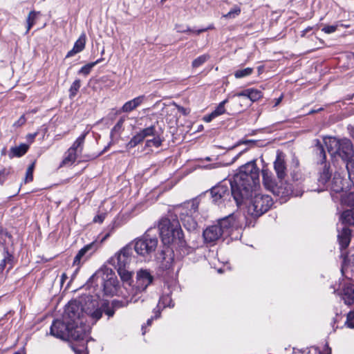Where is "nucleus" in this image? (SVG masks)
I'll return each mask as SVG.
<instances>
[{
    "label": "nucleus",
    "mask_w": 354,
    "mask_h": 354,
    "mask_svg": "<svg viewBox=\"0 0 354 354\" xmlns=\"http://www.w3.org/2000/svg\"><path fill=\"white\" fill-rule=\"evenodd\" d=\"M100 59H97V61H95L94 62H91V63L84 65V66H82L80 68V70L79 71V73L83 74L84 75H88L90 73L91 69L93 68V67L95 66L98 63H100Z\"/></svg>",
    "instance_id": "35"
},
{
    "label": "nucleus",
    "mask_w": 354,
    "mask_h": 354,
    "mask_svg": "<svg viewBox=\"0 0 354 354\" xmlns=\"http://www.w3.org/2000/svg\"><path fill=\"white\" fill-rule=\"evenodd\" d=\"M157 232L155 227L149 228L141 238L136 241L134 249L138 254L146 258L151 257L158 246Z\"/></svg>",
    "instance_id": "10"
},
{
    "label": "nucleus",
    "mask_w": 354,
    "mask_h": 354,
    "mask_svg": "<svg viewBox=\"0 0 354 354\" xmlns=\"http://www.w3.org/2000/svg\"><path fill=\"white\" fill-rule=\"evenodd\" d=\"M206 160L209 161V160H210V158L207 157V158H206Z\"/></svg>",
    "instance_id": "61"
},
{
    "label": "nucleus",
    "mask_w": 354,
    "mask_h": 354,
    "mask_svg": "<svg viewBox=\"0 0 354 354\" xmlns=\"http://www.w3.org/2000/svg\"><path fill=\"white\" fill-rule=\"evenodd\" d=\"M14 354H24V352L23 351H17V352L15 353Z\"/></svg>",
    "instance_id": "59"
},
{
    "label": "nucleus",
    "mask_w": 354,
    "mask_h": 354,
    "mask_svg": "<svg viewBox=\"0 0 354 354\" xmlns=\"http://www.w3.org/2000/svg\"><path fill=\"white\" fill-rule=\"evenodd\" d=\"M237 226L234 214H230L207 227L203 234L204 240L207 243H214L221 237L230 236Z\"/></svg>",
    "instance_id": "5"
},
{
    "label": "nucleus",
    "mask_w": 354,
    "mask_h": 354,
    "mask_svg": "<svg viewBox=\"0 0 354 354\" xmlns=\"http://www.w3.org/2000/svg\"><path fill=\"white\" fill-rule=\"evenodd\" d=\"M112 305L114 308H118L120 306L119 305V301H113L112 302Z\"/></svg>",
    "instance_id": "53"
},
{
    "label": "nucleus",
    "mask_w": 354,
    "mask_h": 354,
    "mask_svg": "<svg viewBox=\"0 0 354 354\" xmlns=\"http://www.w3.org/2000/svg\"><path fill=\"white\" fill-rule=\"evenodd\" d=\"M215 118L216 117L214 115H213V113L212 112L209 115L204 117V121L209 122Z\"/></svg>",
    "instance_id": "50"
},
{
    "label": "nucleus",
    "mask_w": 354,
    "mask_h": 354,
    "mask_svg": "<svg viewBox=\"0 0 354 354\" xmlns=\"http://www.w3.org/2000/svg\"><path fill=\"white\" fill-rule=\"evenodd\" d=\"M348 129L349 131L351 136L354 139V125L353 126L349 125L348 127Z\"/></svg>",
    "instance_id": "52"
},
{
    "label": "nucleus",
    "mask_w": 354,
    "mask_h": 354,
    "mask_svg": "<svg viewBox=\"0 0 354 354\" xmlns=\"http://www.w3.org/2000/svg\"><path fill=\"white\" fill-rule=\"evenodd\" d=\"M159 303L161 304L164 308H165L166 306H169V307L174 306V304H171V299L168 295L162 296V297H160Z\"/></svg>",
    "instance_id": "42"
},
{
    "label": "nucleus",
    "mask_w": 354,
    "mask_h": 354,
    "mask_svg": "<svg viewBox=\"0 0 354 354\" xmlns=\"http://www.w3.org/2000/svg\"><path fill=\"white\" fill-rule=\"evenodd\" d=\"M100 274H101V272H96V273L93 276V277H99V275H100Z\"/></svg>",
    "instance_id": "58"
},
{
    "label": "nucleus",
    "mask_w": 354,
    "mask_h": 354,
    "mask_svg": "<svg viewBox=\"0 0 354 354\" xmlns=\"http://www.w3.org/2000/svg\"><path fill=\"white\" fill-rule=\"evenodd\" d=\"M158 231L164 245L176 244L180 247L185 245L183 231L178 220L161 218L158 224Z\"/></svg>",
    "instance_id": "6"
},
{
    "label": "nucleus",
    "mask_w": 354,
    "mask_h": 354,
    "mask_svg": "<svg viewBox=\"0 0 354 354\" xmlns=\"http://www.w3.org/2000/svg\"><path fill=\"white\" fill-rule=\"evenodd\" d=\"M337 25L325 26L322 30L326 34H330L336 31Z\"/></svg>",
    "instance_id": "44"
},
{
    "label": "nucleus",
    "mask_w": 354,
    "mask_h": 354,
    "mask_svg": "<svg viewBox=\"0 0 354 354\" xmlns=\"http://www.w3.org/2000/svg\"><path fill=\"white\" fill-rule=\"evenodd\" d=\"M86 44V35L82 34L80 35L79 39L75 41L73 48L68 52L66 57L74 56L75 54L82 51L85 47Z\"/></svg>",
    "instance_id": "21"
},
{
    "label": "nucleus",
    "mask_w": 354,
    "mask_h": 354,
    "mask_svg": "<svg viewBox=\"0 0 354 354\" xmlns=\"http://www.w3.org/2000/svg\"><path fill=\"white\" fill-rule=\"evenodd\" d=\"M183 224L185 228L188 230H194L197 227L196 222L192 218V216H186L184 218H181Z\"/></svg>",
    "instance_id": "27"
},
{
    "label": "nucleus",
    "mask_w": 354,
    "mask_h": 354,
    "mask_svg": "<svg viewBox=\"0 0 354 354\" xmlns=\"http://www.w3.org/2000/svg\"><path fill=\"white\" fill-rule=\"evenodd\" d=\"M339 219L343 224L354 225V208L344 211Z\"/></svg>",
    "instance_id": "24"
},
{
    "label": "nucleus",
    "mask_w": 354,
    "mask_h": 354,
    "mask_svg": "<svg viewBox=\"0 0 354 354\" xmlns=\"http://www.w3.org/2000/svg\"><path fill=\"white\" fill-rule=\"evenodd\" d=\"M274 167L278 178L281 180L284 179L286 176V167L283 159L279 156H277L274 162Z\"/></svg>",
    "instance_id": "20"
},
{
    "label": "nucleus",
    "mask_w": 354,
    "mask_h": 354,
    "mask_svg": "<svg viewBox=\"0 0 354 354\" xmlns=\"http://www.w3.org/2000/svg\"><path fill=\"white\" fill-rule=\"evenodd\" d=\"M281 97H279L278 100H277V102L276 103V105L278 104L279 103V102L281 101Z\"/></svg>",
    "instance_id": "60"
},
{
    "label": "nucleus",
    "mask_w": 354,
    "mask_h": 354,
    "mask_svg": "<svg viewBox=\"0 0 354 354\" xmlns=\"http://www.w3.org/2000/svg\"><path fill=\"white\" fill-rule=\"evenodd\" d=\"M345 325L350 328H354V310L348 313Z\"/></svg>",
    "instance_id": "41"
},
{
    "label": "nucleus",
    "mask_w": 354,
    "mask_h": 354,
    "mask_svg": "<svg viewBox=\"0 0 354 354\" xmlns=\"http://www.w3.org/2000/svg\"><path fill=\"white\" fill-rule=\"evenodd\" d=\"M274 195L279 196L280 198L286 200V197L293 194L292 187L286 182H280V185H274L270 190Z\"/></svg>",
    "instance_id": "17"
},
{
    "label": "nucleus",
    "mask_w": 354,
    "mask_h": 354,
    "mask_svg": "<svg viewBox=\"0 0 354 354\" xmlns=\"http://www.w3.org/2000/svg\"><path fill=\"white\" fill-rule=\"evenodd\" d=\"M210 56L208 54L202 55L196 59H194L192 63V66L193 68H198L202 66L204 63H205L209 59Z\"/></svg>",
    "instance_id": "30"
},
{
    "label": "nucleus",
    "mask_w": 354,
    "mask_h": 354,
    "mask_svg": "<svg viewBox=\"0 0 354 354\" xmlns=\"http://www.w3.org/2000/svg\"><path fill=\"white\" fill-rule=\"evenodd\" d=\"M89 333L88 326H74L68 324L66 322L55 319L50 328V335L63 340L75 342H72L71 347L76 354H81L87 349V337Z\"/></svg>",
    "instance_id": "2"
},
{
    "label": "nucleus",
    "mask_w": 354,
    "mask_h": 354,
    "mask_svg": "<svg viewBox=\"0 0 354 354\" xmlns=\"http://www.w3.org/2000/svg\"><path fill=\"white\" fill-rule=\"evenodd\" d=\"M97 306L98 305L97 304V306H95V308H98ZM100 308L102 310V312L104 310L105 313L109 316V317H112L115 313V311L113 309H111V308H108L106 309H105L106 306H104V305H102V308Z\"/></svg>",
    "instance_id": "46"
},
{
    "label": "nucleus",
    "mask_w": 354,
    "mask_h": 354,
    "mask_svg": "<svg viewBox=\"0 0 354 354\" xmlns=\"http://www.w3.org/2000/svg\"><path fill=\"white\" fill-rule=\"evenodd\" d=\"M35 167V163L32 162L26 169V176L24 178V183H28L32 180L33 179V170Z\"/></svg>",
    "instance_id": "40"
},
{
    "label": "nucleus",
    "mask_w": 354,
    "mask_h": 354,
    "mask_svg": "<svg viewBox=\"0 0 354 354\" xmlns=\"http://www.w3.org/2000/svg\"><path fill=\"white\" fill-rule=\"evenodd\" d=\"M259 183V169L255 161L241 166L230 182L232 197L237 206L252 196L254 188Z\"/></svg>",
    "instance_id": "1"
},
{
    "label": "nucleus",
    "mask_w": 354,
    "mask_h": 354,
    "mask_svg": "<svg viewBox=\"0 0 354 354\" xmlns=\"http://www.w3.org/2000/svg\"><path fill=\"white\" fill-rule=\"evenodd\" d=\"M125 121L124 118H120L111 131V136H113L120 134L123 129V124Z\"/></svg>",
    "instance_id": "34"
},
{
    "label": "nucleus",
    "mask_w": 354,
    "mask_h": 354,
    "mask_svg": "<svg viewBox=\"0 0 354 354\" xmlns=\"http://www.w3.org/2000/svg\"><path fill=\"white\" fill-rule=\"evenodd\" d=\"M26 122V118L24 115L21 116L19 119L15 122L14 126L20 127Z\"/></svg>",
    "instance_id": "48"
},
{
    "label": "nucleus",
    "mask_w": 354,
    "mask_h": 354,
    "mask_svg": "<svg viewBox=\"0 0 354 354\" xmlns=\"http://www.w3.org/2000/svg\"><path fill=\"white\" fill-rule=\"evenodd\" d=\"M97 249V244L92 242L81 250H79L77 254L74 258L73 265L80 266L82 263L86 261Z\"/></svg>",
    "instance_id": "14"
},
{
    "label": "nucleus",
    "mask_w": 354,
    "mask_h": 354,
    "mask_svg": "<svg viewBox=\"0 0 354 354\" xmlns=\"http://www.w3.org/2000/svg\"><path fill=\"white\" fill-rule=\"evenodd\" d=\"M29 149V145L27 144L22 143L19 146L12 147L10 148L8 153L10 158H19L26 153Z\"/></svg>",
    "instance_id": "22"
},
{
    "label": "nucleus",
    "mask_w": 354,
    "mask_h": 354,
    "mask_svg": "<svg viewBox=\"0 0 354 354\" xmlns=\"http://www.w3.org/2000/svg\"><path fill=\"white\" fill-rule=\"evenodd\" d=\"M338 240L341 250H345L349 245L351 239V231L349 228L344 227L338 234Z\"/></svg>",
    "instance_id": "18"
},
{
    "label": "nucleus",
    "mask_w": 354,
    "mask_h": 354,
    "mask_svg": "<svg viewBox=\"0 0 354 354\" xmlns=\"http://www.w3.org/2000/svg\"><path fill=\"white\" fill-rule=\"evenodd\" d=\"M97 300H93L91 297H87L84 306L81 301L74 300L70 301L66 306L63 319L64 322L70 325L76 326L84 325V317L85 315L89 316L94 322L100 319L102 315L100 308H95Z\"/></svg>",
    "instance_id": "3"
},
{
    "label": "nucleus",
    "mask_w": 354,
    "mask_h": 354,
    "mask_svg": "<svg viewBox=\"0 0 354 354\" xmlns=\"http://www.w3.org/2000/svg\"><path fill=\"white\" fill-rule=\"evenodd\" d=\"M101 280L104 294L106 295H114L118 286V281L114 274L111 273L110 277H109L107 274L106 278L103 276Z\"/></svg>",
    "instance_id": "16"
},
{
    "label": "nucleus",
    "mask_w": 354,
    "mask_h": 354,
    "mask_svg": "<svg viewBox=\"0 0 354 354\" xmlns=\"http://www.w3.org/2000/svg\"><path fill=\"white\" fill-rule=\"evenodd\" d=\"M311 30V28L310 27H308L307 28H306L304 31H303V33L301 35V36H304L305 34L308 32H309L310 30Z\"/></svg>",
    "instance_id": "54"
},
{
    "label": "nucleus",
    "mask_w": 354,
    "mask_h": 354,
    "mask_svg": "<svg viewBox=\"0 0 354 354\" xmlns=\"http://www.w3.org/2000/svg\"><path fill=\"white\" fill-rule=\"evenodd\" d=\"M145 96L140 95L137 97L133 98L131 100H129L124 103V104L122 106L120 111L123 113H129L133 110H135L137 107H138L144 101Z\"/></svg>",
    "instance_id": "19"
},
{
    "label": "nucleus",
    "mask_w": 354,
    "mask_h": 354,
    "mask_svg": "<svg viewBox=\"0 0 354 354\" xmlns=\"http://www.w3.org/2000/svg\"><path fill=\"white\" fill-rule=\"evenodd\" d=\"M241 13L240 7L235 6H234L227 14L224 15L223 17L227 19L234 18L236 16L239 15Z\"/></svg>",
    "instance_id": "39"
},
{
    "label": "nucleus",
    "mask_w": 354,
    "mask_h": 354,
    "mask_svg": "<svg viewBox=\"0 0 354 354\" xmlns=\"http://www.w3.org/2000/svg\"><path fill=\"white\" fill-rule=\"evenodd\" d=\"M315 149L316 153L319 156L317 162L321 165V168L319 169L320 171H319L317 179L318 187L313 190L320 192L330 189L331 192L340 193L343 192L345 187V180L339 174L335 173L331 182L328 183V180L331 177L330 167V164L326 161V155L323 146L317 144Z\"/></svg>",
    "instance_id": "4"
},
{
    "label": "nucleus",
    "mask_w": 354,
    "mask_h": 354,
    "mask_svg": "<svg viewBox=\"0 0 354 354\" xmlns=\"http://www.w3.org/2000/svg\"><path fill=\"white\" fill-rule=\"evenodd\" d=\"M230 97H231L230 95H229L228 97L225 100L219 103V104L217 106V107L216 108V109L214 111H212L213 115H214L216 117H218V116L225 113V105L226 103L228 102V100Z\"/></svg>",
    "instance_id": "29"
},
{
    "label": "nucleus",
    "mask_w": 354,
    "mask_h": 354,
    "mask_svg": "<svg viewBox=\"0 0 354 354\" xmlns=\"http://www.w3.org/2000/svg\"><path fill=\"white\" fill-rule=\"evenodd\" d=\"M12 172L11 167L3 168L0 170V185H3L7 179V177L10 175Z\"/></svg>",
    "instance_id": "38"
},
{
    "label": "nucleus",
    "mask_w": 354,
    "mask_h": 354,
    "mask_svg": "<svg viewBox=\"0 0 354 354\" xmlns=\"http://www.w3.org/2000/svg\"><path fill=\"white\" fill-rule=\"evenodd\" d=\"M244 97L245 99H249L252 102H256L262 97V92L259 90L254 88H248L240 93H236L232 95V98H234V103L239 104L241 107L242 104L239 97Z\"/></svg>",
    "instance_id": "15"
},
{
    "label": "nucleus",
    "mask_w": 354,
    "mask_h": 354,
    "mask_svg": "<svg viewBox=\"0 0 354 354\" xmlns=\"http://www.w3.org/2000/svg\"><path fill=\"white\" fill-rule=\"evenodd\" d=\"M192 207L194 211L196 212L198 208V205L195 204L194 203H192Z\"/></svg>",
    "instance_id": "55"
},
{
    "label": "nucleus",
    "mask_w": 354,
    "mask_h": 354,
    "mask_svg": "<svg viewBox=\"0 0 354 354\" xmlns=\"http://www.w3.org/2000/svg\"><path fill=\"white\" fill-rule=\"evenodd\" d=\"M152 319H153V318H151V319H149L147 320V325H148V326H150V325H151V322H152Z\"/></svg>",
    "instance_id": "57"
},
{
    "label": "nucleus",
    "mask_w": 354,
    "mask_h": 354,
    "mask_svg": "<svg viewBox=\"0 0 354 354\" xmlns=\"http://www.w3.org/2000/svg\"><path fill=\"white\" fill-rule=\"evenodd\" d=\"M263 183L266 189L270 191L275 185L272 174L267 169H262Z\"/></svg>",
    "instance_id": "26"
},
{
    "label": "nucleus",
    "mask_w": 354,
    "mask_h": 354,
    "mask_svg": "<svg viewBox=\"0 0 354 354\" xmlns=\"http://www.w3.org/2000/svg\"><path fill=\"white\" fill-rule=\"evenodd\" d=\"M211 28H212V26H209L207 28L199 29V30H195V31L192 30L191 32H194V33H196L197 35H199V34H201V33H202V32H205V31H206V30H207L209 29H211Z\"/></svg>",
    "instance_id": "51"
},
{
    "label": "nucleus",
    "mask_w": 354,
    "mask_h": 354,
    "mask_svg": "<svg viewBox=\"0 0 354 354\" xmlns=\"http://www.w3.org/2000/svg\"><path fill=\"white\" fill-rule=\"evenodd\" d=\"M131 257L132 248L129 245H126L109 260V263L115 267L121 279L124 282H129L132 277V273L129 270Z\"/></svg>",
    "instance_id": "7"
},
{
    "label": "nucleus",
    "mask_w": 354,
    "mask_h": 354,
    "mask_svg": "<svg viewBox=\"0 0 354 354\" xmlns=\"http://www.w3.org/2000/svg\"><path fill=\"white\" fill-rule=\"evenodd\" d=\"M153 280V277L149 270L144 269H140L138 270L136 274L135 295H136L138 292H141L145 290L152 283Z\"/></svg>",
    "instance_id": "13"
},
{
    "label": "nucleus",
    "mask_w": 354,
    "mask_h": 354,
    "mask_svg": "<svg viewBox=\"0 0 354 354\" xmlns=\"http://www.w3.org/2000/svg\"><path fill=\"white\" fill-rule=\"evenodd\" d=\"M104 218H105L104 214H98L94 217L93 222L102 223L104 221Z\"/></svg>",
    "instance_id": "47"
},
{
    "label": "nucleus",
    "mask_w": 354,
    "mask_h": 354,
    "mask_svg": "<svg viewBox=\"0 0 354 354\" xmlns=\"http://www.w3.org/2000/svg\"><path fill=\"white\" fill-rule=\"evenodd\" d=\"M230 181L231 180H225L210 189L211 197L214 203L220 204L230 198V196H232L231 189L229 188Z\"/></svg>",
    "instance_id": "12"
},
{
    "label": "nucleus",
    "mask_w": 354,
    "mask_h": 354,
    "mask_svg": "<svg viewBox=\"0 0 354 354\" xmlns=\"http://www.w3.org/2000/svg\"><path fill=\"white\" fill-rule=\"evenodd\" d=\"M81 86V81L77 79L75 80L73 84H71L69 88V97L73 99L77 93L80 88Z\"/></svg>",
    "instance_id": "31"
},
{
    "label": "nucleus",
    "mask_w": 354,
    "mask_h": 354,
    "mask_svg": "<svg viewBox=\"0 0 354 354\" xmlns=\"http://www.w3.org/2000/svg\"><path fill=\"white\" fill-rule=\"evenodd\" d=\"M273 205L270 196L257 194L252 198L248 207V212L254 217H259L267 212Z\"/></svg>",
    "instance_id": "11"
},
{
    "label": "nucleus",
    "mask_w": 354,
    "mask_h": 354,
    "mask_svg": "<svg viewBox=\"0 0 354 354\" xmlns=\"http://www.w3.org/2000/svg\"><path fill=\"white\" fill-rule=\"evenodd\" d=\"M87 133L88 132H84L76 139L73 145L69 148L71 151H75L78 155L82 153L84 148L85 138Z\"/></svg>",
    "instance_id": "23"
},
{
    "label": "nucleus",
    "mask_w": 354,
    "mask_h": 354,
    "mask_svg": "<svg viewBox=\"0 0 354 354\" xmlns=\"http://www.w3.org/2000/svg\"><path fill=\"white\" fill-rule=\"evenodd\" d=\"M39 15H40L39 12H36L35 11L30 12L27 19V31H28L33 26Z\"/></svg>",
    "instance_id": "36"
},
{
    "label": "nucleus",
    "mask_w": 354,
    "mask_h": 354,
    "mask_svg": "<svg viewBox=\"0 0 354 354\" xmlns=\"http://www.w3.org/2000/svg\"><path fill=\"white\" fill-rule=\"evenodd\" d=\"M13 261V257L8 251H5L4 257L0 263V271L2 272L7 264H12Z\"/></svg>",
    "instance_id": "32"
},
{
    "label": "nucleus",
    "mask_w": 354,
    "mask_h": 354,
    "mask_svg": "<svg viewBox=\"0 0 354 354\" xmlns=\"http://www.w3.org/2000/svg\"><path fill=\"white\" fill-rule=\"evenodd\" d=\"M342 298L346 304H352L354 302V289L351 286L344 287Z\"/></svg>",
    "instance_id": "25"
},
{
    "label": "nucleus",
    "mask_w": 354,
    "mask_h": 354,
    "mask_svg": "<svg viewBox=\"0 0 354 354\" xmlns=\"http://www.w3.org/2000/svg\"><path fill=\"white\" fill-rule=\"evenodd\" d=\"M342 203L347 206L354 208V193L351 192L342 198Z\"/></svg>",
    "instance_id": "37"
},
{
    "label": "nucleus",
    "mask_w": 354,
    "mask_h": 354,
    "mask_svg": "<svg viewBox=\"0 0 354 354\" xmlns=\"http://www.w3.org/2000/svg\"><path fill=\"white\" fill-rule=\"evenodd\" d=\"M176 29L177 32H187L192 31V30L189 28L185 29L180 25L176 26Z\"/></svg>",
    "instance_id": "49"
},
{
    "label": "nucleus",
    "mask_w": 354,
    "mask_h": 354,
    "mask_svg": "<svg viewBox=\"0 0 354 354\" xmlns=\"http://www.w3.org/2000/svg\"><path fill=\"white\" fill-rule=\"evenodd\" d=\"M253 71V68L250 67H248L243 69H239L235 71L234 76L236 78H243L250 75Z\"/></svg>",
    "instance_id": "33"
},
{
    "label": "nucleus",
    "mask_w": 354,
    "mask_h": 354,
    "mask_svg": "<svg viewBox=\"0 0 354 354\" xmlns=\"http://www.w3.org/2000/svg\"><path fill=\"white\" fill-rule=\"evenodd\" d=\"M324 142L331 156L338 155L345 162L353 158V147L349 139L339 140L336 138H329L324 140Z\"/></svg>",
    "instance_id": "8"
},
{
    "label": "nucleus",
    "mask_w": 354,
    "mask_h": 354,
    "mask_svg": "<svg viewBox=\"0 0 354 354\" xmlns=\"http://www.w3.org/2000/svg\"><path fill=\"white\" fill-rule=\"evenodd\" d=\"M153 137L152 139H148L145 142V147H155L156 148L160 147L163 142V139L161 138L160 135L156 130L154 125H151L147 128L141 129L140 131L136 133L129 142L127 144L126 147L127 149H131L140 144L144 140L148 137Z\"/></svg>",
    "instance_id": "9"
},
{
    "label": "nucleus",
    "mask_w": 354,
    "mask_h": 354,
    "mask_svg": "<svg viewBox=\"0 0 354 354\" xmlns=\"http://www.w3.org/2000/svg\"><path fill=\"white\" fill-rule=\"evenodd\" d=\"M78 156L79 155L75 151H71V149H68V151L66 153V156L62 163L65 165H71L76 160Z\"/></svg>",
    "instance_id": "28"
},
{
    "label": "nucleus",
    "mask_w": 354,
    "mask_h": 354,
    "mask_svg": "<svg viewBox=\"0 0 354 354\" xmlns=\"http://www.w3.org/2000/svg\"><path fill=\"white\" fill-rule=\"evenodd\" d=\"M346 162L349 176L354 175V157Z\"/></svg>",
    "instance_id": "43"
},
{
    "label": "nucleus",
    "mask_w": 354,
    "mask_h": 354,
    "mask_svg": "<svg viewBox=\"0 0 354 354\" xmlns=\"http://www.w3.org/2000/svg\"><path fill=\"white\" fill-rule=\"evenodd\" d=\"M160 310H158V311L156 312V315H155V318H158L160 317Z\"/></svg>",
    "instance_id": "56"
},
{
    "label": "nucleus",
    "mask_w": 354,
    "mask_h": 354,
    "mask_svg": "<svg viewBox=\"0 0 354 354\" xmlns=\"http://www.w3.org/2000/svg\"><path fill=\"white\" fill-rule=\"evenodd\" d=\"M341 257L343 258L342 265V270L343 269H346L348 268V261H349L348 257L346 254L345 252H342Z\"/></svg>",
    "instance_id": "45"
}]
</instances>
